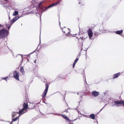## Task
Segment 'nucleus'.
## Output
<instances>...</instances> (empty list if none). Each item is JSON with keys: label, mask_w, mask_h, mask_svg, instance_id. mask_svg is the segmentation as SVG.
<instances>
[{"label": "nucleus", "mask_w": 124, "mask_h": 124, "mask_svg": "<svg viewBox=\"0 0 124 124\" xmlns=\"http://www.w3.org/2000/svg\"><path fill=\"white\" fill-rule=\"evenodd\" d=\"M2 26H3V28L4 27L3 26H2V25H1V24H0V27H1Z\"/></svg>", "instance_id": "nucleus-28"}, {"label": "nucleus", "mask_w": 124, "mask_h": 124, "mask_svg": "<svg viewBox=\"0 0 124 124\" xmlns=\"http://www.w3.org/2000/svg\"><path fill=\"white\" fill-rule=\"evenodd\" d=\"M13 75L14 78L16 80L19 81V75L18 73L16 71H15L13 72Z\"/></svg>", "instance_id": "nucleus-4"}, {"label": "nucleus", "mask_w": 124, "mask_h": 124, "mask_svg": "<svg viewBox=\"0 0 124 124\" xmlns=\"http://www.w3.org/2000/svg\"><path fill=\"white\" fill-rule=\"evenodd\" d=\"M69 124H73V123H69Z\"/></svg>", "instance_id": "nucleus-39"}, {"label": "nucleus", "mask_w": 124, "mask_h": 124, "mask_svg": "<svg viewBox=\"0 0 124 124\" xmlns=\"http://www.w3.org/2000/svg\"><path fill=\"white\" fill-rule=\"evenodd\" d=\"M77 94H78V93H77Z\"/></svg>", "instance_id": "nucleus-43"}, {"label": "nucleus", "mask_w": 124, "mask_h": 124, "mask_svg": "<svg viewBox=\"0 0 124 124\" xmlns=\"http://www.w3.org/2000/svg\"><path fill=\"white\" fill-rule=\"evenodd\" d=\"M78 58H77L75 60L74 62V63H77V62L78 61Z\"/></svg>", "instance_id": "nucleus-21"}, {"label": "nucleus", "mask_w": 124, "mask_h": 124, "mask_svg": "<svg viewBox=\"0 0 124 124\" xmlns=\"http://www.w3.org/2000/svg\"><path fill=\"white\" fill-rule=\"evenodd\" d=\"M68 30H69V28H68Z\"/></svg>", "instance_id": "nucleus-45"}, {"label": "nucleus", "mask_w": 124, "mask_h": 124, "mask_svg": "<svg viewBox=\"0 0 124 124\" xmlns=\"http://www.w3.org/2000/svg\"><path fill=\"white\" fill-rule=\"evenodd\" d=\"M11 25H10L8 27V29H9L10 28V27H11Z\"/></svg>", "instance_id": "nucleus-25"}, {"label": "nucleus", "mask_w": 124, "mask_h": 124, "mask_svg": "<svg viewBox=\"0 0 124 124\" xmlns=\"http://www.w3.org/2000/svg\"><path fill=\"white\" fill-rule=\"evenodd\" d=\"M26 112V110L23 108L22 109L20 110L19 112L18 113V114H20H20H23Z\"/></svg>", "instance_id": "nucleus-8"}, {"label": "nucleus", "mask_w": 124, "mask_h": 124, "mask_svg": "<svg viewBox=\"0 0 124 124\" xmlns=\"http://www.w3.org/2000/svg\"><path fill=\"white\" fill-rule=\"evenodd\" d=\"M9 19H10V17L9 16Z\"/></svg>", "instance_id": "nucleus-40"}, {"label": "nucleus", "mask_w": 124, "mask_h": 124, "mask_svg": "<svg viewBox=\"0 0 124 124\" xmlns=\"http://www.w3.org/2000/svg\"><path fill=\"white\" fill-rule=\"evenodd\" d=\"M41 4V2H40V3H39V6H40V5Z\"/></svg>", "instance_id": "nucleus-30"}, {"label": "nucleus", "mask_w": 124, "mask_h": 124, "mask_svg": "<svg viewBox=\"0 0 124 124\" xmlns=\"http://www.w3.org/2000/svg\"><path fill=\"white\" fill-rule=\"evenodd\" d=\"M105 30H103L102 31V33H105Z\"/></svg>", "instance_id": "nucleus-27"}, {"label": "nucleus", "mask_w": 124, "mask_h": 124, "mask_svg": "<svg viewBox=\"0 0 124 124\" xmlns=\"http://www.w3.org/2000/svg\"><path fill=\"white\" fill-rule=\"evenodd\" d=\"M5 1H7L8 0H4Z\"/></svg>", "instance_id": "nucleus-42"}, {"label": "nucleus", "mask_w": 124, "mask_h": 124, "mask_svg": "<svg viewBox=\"0 0 124 124\" xmlns=\"http://www.w3.org/2000/svg\"><path fill=\"white\" fill-rule=\"evenodd\" d=\"M123 32V30L118 31L115 32V33L118 34H121Z\"/></svg>", "instance_id": "nucleus-14"}, {"label": "nucleus", "mask_w": 124, "mask_h": 124, "mask_svg": "<svg viewBox=\"0 0 124 124\" xmlns=\"http://www.w3.org/2000/svg\"><path fill=\"white\" fill-rule=\"evenodd\" d=\"M46 88L44 90L43 93L42 94V97L43 98H44L46 96L47 92L48 90V89L49 87V85L47 84V83H46L45 84Z\"/></svg>", "instance_id": "nucleus-3"}, {"label": "nucleus", "mask_w": 124, "mask_h": 124, "mask_svg": "<svg viewBox=\"0 0 124 124\" xmlns=\"http://www.w3.org/2000/svg\"><path fill=\"white\" fill-rule=\"evenodd\" d=\"M83 37H82V38H80V39H83Z\"/></svg>", "instance_id": "nucleus-36"}, {"label": "nucleus", "mask_w": 124, "mask_h": 124, "mask_svg": "<svg viewBox=\"0 0 124 124\" xmlns=\"http://www.w3.org/2000/svg\"><path fill=\"white\" fill-rule=\"evenodd\" d=\"M20 70L23 74H24V71L23 67H21L20 68Z\"/></svg>", "instance_id": "nucleus-17"}, {"label": "nucleus", "mask_w": 124, "mask_h": 124, "mask_svg": "<svg viewBox=\"0 0 124 124\" xmlns=\"http://www.w3.org/2000/svg\"><path fill=\"white\" fill-rule=\"evenodd\" d=\"M60 2V1H59L55 3H54L51 5L49 6H48L47 8H46L44 10V11H45L47 10V9H48V8H51L52 7H54V6H55L57 5L58 4H59Z\"/></svg>", "instance_id": "nucleus-5"}, {"label": "nucleus", "mask_w": 124, "mask_h": 124, "mask_svg": "<svg viewBox=\"0 0 124 124\" xmlns=\"http://www.w3.org/2000/svg\"><path fill=\"white\" fill-rule=\"evenodd\" d=\"M89 116L91 119H94L95 118V116L94 115V114H92L90 115Z\"/></svg>", "instance_id": "nucleus-16"}, {"label": "nucleus", "mask_w": 124, "mask_h": 124, "mask_svg": "<svg viewBox=\"0 0 124 124\" xmlns=\"http://www.w3.org/2000/svg\"><path fill=\"white\" fill-rule=\"evenodd\" d=\"M32 4L34 7H36L37 6L38 2H36L34 0H32L31 2Z\"/></svg>", "instance_id": "nucleus-13"}, {"label": "nucleus", "mask_w": 124, "mask_h": 124, "mask_svg": "<svg viewBox=\"0 0 124 124\" xmlns=\"http://www.w3.org/2000/svg\"><path fill=\"white\" fill-rule=\"evenodd\" d=\"M70 31L68 32V33L66 34V36L67 37L70 36L71 35L70 34H69Z\"/></svg>", "instance_id": "nucleus-20"}, {"label": "nucleus", "mask_w": 124, "mask_h": 124, "mask_svg": "<svg viewBox=\"0 0 124 124\" xmlns=\"http://www.w3.org/2000/svg\"><path fill=\"white\" fill-rule=\"evenodd\" d=\"M33 52H32V53H31V54L32 53H33Z\"/></svg>", "instance_id": "nucleus-44"}, {"label": "nucleus", "mask_w": 124, "mask_h": 124, "mask_svg": "<svg viewBox=\"0 0 124 124\" xmlns=\"http://www.w3.org/2000/svg\"><path fill=\"white\" fill-rule=\"evenodd\" d=\"M63 32L64 33H65V31H63Z\"/></svg>", "instance_id": "nucleus-35"}, {"label": "nucleus", "mask_w": 124, "mask_h": 124, "mask_svg": "<svg viewBox=\"0 0 124 124\" xmlns=\"http://www.w3.org/2000/svg\"><path fill=\"white\" fill-rule=\"evenodd\" d=\"M53 114L55 115H57L59 116H60L61 115L59 114H57L56 113H53Z\"/></svg>", "instance_id": "nucleus-22"}, {"label": "nucleus", "mask_w": 124, "mask_h": 124, "mask_svg": "<svg viewBox=\"0 0 124 124\" xmlns=\"http://www.w3.org/2000/svg\"><path fill=\"white\" fill-rule=\"evenodd\" d=\"M99 93L95 91H94L92 92V95L94 96H97L99 95Z\"/></svg>", "instance_id": "nucleus-10"}, {"label": "nucleus", "mask_w": 124, "mask_h": 124, "mask_svg": "<svg viewBox=\"0 0 124 124\" xmlns=\"http://www.w3.org/2000/svg\"><path fill=\"white\" fill-rule=\"evenodd\" d=\"M122 104L124 106V101H114L112 105V106L119 107L121 106Z\"/></svg>", "instance_id": "nucleus-2"}, {"label": "nucleus", "mask_w": 124, "mask_h": 124, "mask_svg": "<svg viewBox=\"0 0 124 124\" xmlns=\"http://www.w3.org/2000/svg\"><path fill=\"white\" fill-rule=\"evenodd\" d=\"M19 18V16L15 17L11 21V23H13Z\"/></svg>", "instance_id": "nucleus-9"}, {"label": "nucleus", "mask_w": 124, "mask_h": 124, "mask_svg": "<svg viewBox=\"0 0 124 124\" xmlns=\"http://www.w3.org/2000/svg\"><path fill=\"white\" fill-rule=\"evenodd\" d=\"M18 12L17 11H15L13 14V16H15L18 15Z\"/></svg>", "instance_id": "nucleus-19"}, {"label": "nucleus", "mask_w": 124, "mask_h": 124, "mask_svg": "<svg viewBox=\"0 0 124 124\" xmlns=\"http://www.w3.org/2000/svg\"><path fill=\"white\" fill-rule=\"evenodd\" d=\"M53 114V113H49V114Z\"/></svg>", "instance_id": "nucleus-34"}, {"label": "nucleus", "mask_w": 124, "mask_h": 124, "mask_svg": "<svg viewBox=\"0 0 124 124\" xmlns=\"http://www.w3.org/2000/svg\"><path fill=\"white\" fill-rule=\"evenodd\" d=\"M80 3L79 1V3Z\"/></svg>", "instance_id": "nucleus-41"}, {"label": "nucleus", "mask_w": 124, "mask_h": 124, "mask_svg": "<svg viewBox=\"0 0 124 124\" xmlns=\"http://www.w3.org/2000/svg\"><path fill=\"white\" fill-rule=\"evenodd\" d=\"M83 116H85V117H87V118H88V117L86 115H83Z\"/></svg>", "instance_id": "nucleus-26"}, {"label": "nucleus", "mask_w": 124, "mask_h": 124, "mask_svg": "<svg viewBox=\"0 0 124 124\" xmlns=\"http://www.w3.org/2000/svg\"><path fill=\"white\" fill-rule=\"evenodd\" d=\"M20 116V115H19V116L15 118H12V121L13 122H14L15 121H16L17 119H18L19 118Z\"/></svg>", "instance_id": "nucleus-15"}, {"label": "nucleus", "mask_w": 124, "mask_h": 124, "mask_svg": "<svg viewBox=\"0 0 124 124\" xmlns=\"http://www.w3.org/2000/svg\"><path fill=\"white\" fill-rule=\"evenodd\" d=\"M23 109H24L26 111L27 109L28 108V104L27 103H24L23 104Z\"/></svg>", "instance_id": "nucleus-12"}, {"label": "nucleus", "mask_w": 124, "mask_h": 124, "mask_svg": "<svg viewBox=\"0 0 124 124\" xmlns=\"http://www.w3.org/2000/svg\"><path fill=\"white\" fill-rule=\"evenodd\" d=\"M121 73L120 72L114 74L113 76V79H114L117 78Z\"/></svg>", "instance_id": "nucleus-7"}, {"label": "nucleus", "mask_w": 124, "mask_h": 124, "mask_svg": "<svg viewBox=\"0 0 124 124\" xmlns=\"http://www.w3.org/2000/svg\"><path fill=\"white\" fill-rule=\"evenodd\" d=\"M88 35L89 37V38L90 39H92L91 37L93 35V33L92 30L89 29L87 31Z\"/></svg>", "instance_id": "nucleus-6"}, {"label": "nucleus", "mask_w": 124, "mask_h": 124, "mask_svg": "<svg viewBox=\"0 0 124 124\" xmlns=\"http://www.w3.org/2000/svg\"><path fill=\"white\" fill-rule=\"evenodd\" d=\"M13 122L12 121V122H10V124H12L13 123Z\"/></svg>", "instance_id": "nucleus-31"}, {"label": "nucleus", "mask_w": 124, "mask_h": 124, "mask_svg": "<svg viewBox=\"0 0 124 124\" xmlns=\"http://www.w3.org/2000/svg\"><path fill=\"white\" fill-rule=\"evenodd\" d=\"M9 31L5 28L0 30V39L4 38L9 34Z\"/></svg>", "instance_id": "nucleus-1"}, {"label": "nucleus", "mask_w": 124, "mask_h": 124, "mask_svg": "<svg viewBox=\"0 0 124 124\" xmlns=\"http://www.w3.org/2000/svg\"><path fill=\"white\" fill-rule=\"evenodd\" d=\"M68 121H69L70 122L71 121L69 119V120H67Z\"/></svg>", "instance_id": "nucleus-33"}, {"label": "nucleus", "mask_w": 124, "mask_h": 124, "mask_svg": "<svg viewBox=\"0 0 124 124\" xmlns=\"http://www.w3.org/2000/svg\"><path fill=\"white\" fill-rule=\"evenodd\" d=\"M8 78V77H5L4 78H2V79H4L6 81H7V78Z\"/></svg>", "instance_id": "nucleus-23"}, {"label": "nucleus", "mask_w": 124, "mask_h": 124, "mask_svg": "<svg viewBox=\"0 0 124 124\" xmlns=\"http://www.w3.org/2000/svg\"><path fill=\"white\" fill-rule=\"evenodd\" d=\"M60 116H62L65 119L67 120H69V119L65 115H61Z\"/></svg>", "instance_id": "nucleus-18"}, {"label": "nucleus", "mask_w": 124, "mask_h": 124, "mask_svg": "<svg viewBox=\"0 0 124 124\" xmlns=\"http://www.w3.org/2000/svg\"><path fill=\"white\" fill-rule=\"evenodd\" d=\"M65 111L67 112V110H66Z\"/></svg>", "instance_id": "nucleus-37"}, {"label": "nucleus", "mask_w": 124, "mask_h": 124, "mask_svg": "<svg viewBox=\"0 0 124 124\" xmlns=\"http://www.w3.org/2000/svg\"><path fill=\"white\" fill-rule=\"evenodd\" d=\"M97 33V32H95V33H94V34L95 35H96V34Z\"/></svg>", "instance_id": "nucleus-32"}, {"label": "nucleus", "mask_w": 124, "mask_h": 124, "mask_svg": "<svg viewBox=\"0 0 124 124\" xmlns=\"http://www.w3.org/2000/svg\"><path fill=\"white\" fill-rule=\"evenodd\" d=\"M104 107H105V106L100 110V112L103 109V108H104Z\"/></svg>", "instance_id": "nucleus-29"}, {"label": "nucleus", "mask_w": 124, "mask_h": 124, "mask_svg": "<svg viewBox=\"0 0 124 124\" xmlns=\"http://www.w3.org/2000/svg\"><path fill=\"white\" fill-rule=\"evenodd\" d=\"M76 64V63H74V62L73 64V68H74V67Z\"/></svg>", "instance_id": "nucleus-24"}, {"label": "nucleus", "mask_w": 124, "mask_h": 124, "mask_svg": "<svg viewBox=\"0 0 124 124\" xmlns=\"http://www.w3.org/2000/svg\"><path fill=\"white\" fill-rule=\"evenodd\" d=\"M20 55H21L22 57V59H23V56L21 55V54H20Z\"/></svg>", "instance_id": "nucleus-38"}, {"label": "nucleus", "mask_w": 124, "mask_h": 124, "mask_svg": "<svg viewBox=\"0 0 124 124\" xmlns=\"http://www.w3.org/2000/svg\"><path fill=\"white\" fill-rule=\"evenodd\" d=\"M18 114V112H12V117L13 118L15 116H16L17 114Z\"/></svg>", "instance_id": "nucleus-11"}]
</instances>
